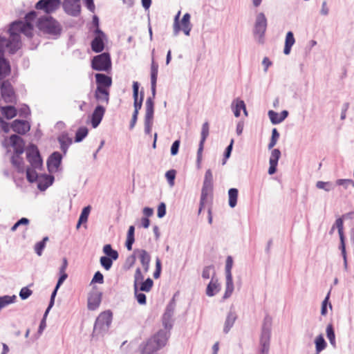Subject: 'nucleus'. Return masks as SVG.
I'll return each mask as SVG.
<instances>
[{
    "mask_svg": "<svg viewBox=\"0 0 354 354\" xmlns=\"http://www.w3.org/2000/svg\"><path fill=\"white\" fill-rule=\"evenodd\" d=\"M315 349H316V354H319L321 351H322L326 347V342L324 339V337L322 335H318L315 340Z\"/></svg>",
    "mask_w": 354,
    "mask_h": 354,
    "instance_id": "obj_33",
    "label": "nucleus"
},
{
    "mask_svg": "<svg viewBox=\"0 0 354 354\" xmlns=\"http://www.w3.org/2000/svg\"><path fill=\"white\" fill-rule=\"evenodd\" d=\"M105 113V109L98 105L95 109L91 116V124L93 128H97L101 122Z\"/></svg>",
    "mask_w": 354,
    "mask_h": 354,
    "instance_id": "obj_17",
    "label": "nucleus"
},
{
    "mask_svg": "<svg viewBox=\"0 0 354 354\" xmlns=\"http://www.w3.org/2000/svg\"><path fill=\"white\" fill-rule=\"evenodd\" d=\"M226 282H225V291L223 295V299H226L229 298L233 291H234V283L232 279V276H225Z\"/></svg>",
    "mask_w": 354,
    "mask_h": 354,
    "instance_id": "obj_29",
    "label": "nucleus"
},
{
    "mask_svg": "<svg viewBox=\"0 0 354 354\" xmlns=\"http://www.w3.org/2000/svg\"><path fill=\"white\" fill-rule=\"evenodd\" d=\"M205 142L200 141L198 151H197V162L199 165L202 160V153L203 151V146Z\"/></svg>",
    "mask_w": 354,
    "mask_h": 354,
    "instance_id": "obj_61",
    "label": "nucleus"
},
{
    "mask_svg": "<svg viewBox=\"0 0 354 354\" xmlns=\"http://www.w3.org/2000/svg\"><path fill=\"white\" fill-rule=\"evenodd\" d=\"M144 280V275L142 273L141 269L138 268L136 270L134 274V281H133V289H136V287H138L139 283H141L142 281Z\"/></svg>",
    "mask_w": 354,
    "mask_h": 354,
    "instance_id": "obj_40",
    "label": "nucleus"
},
{
    "mask_svg": "<svg viewBox=\"0 0 354 354\" xmlns=\"http://www.w3.org/2000/svg\"><path fill=\"white\" fill-rule=\"evenodd\" d=\"M180 25L181 28L180 30H182L186 36H189L192 28V24H185L180 22Z\"/></svg>",
    "mask_w": 354,
    "mask_h": 354,
    "instance_id": "obj_54",
    "label": "nucleus"
},
{
    "mask_svg": "<svg viewBox=\"0 0 354 354\" xmlns=\"http://www.w3.org/2000/svg\"><path fill=\"white\" fill-rule=\"evenodd\" d=\"M165 177L168 181V183L171 187L174 185V179L176 177V171L174 169L169 170L165 174Z\"/></svg>",
    "mask_w": 354,
    "mask_h": 354,
    "instance_id": "obj_51",
    "label": "nucleus"
},
{
    "mask_svg": "<svg viewBox=\"0 0 354 354\" xmlns=\"http://www.w3.org/2000/svg\"><path fill=\"white\" fill-rule=\"evenodd\" d=\"M95 34V36L91 42V48L95 53H100L104 48V41L106 37L100 28H96Z\"/></svg>",
    "mask_w": 354,
    "mask_h": 354,
    "instance_id": "obj_11",
    "label": "nucleus"
},
{
    "mask_svg": "<svg viewBox=\"0 0 354 354\" xmlns=\"http://www.w3.org/2000/svg\"><path fill=\"white\" fill-rule=\"evenodd\" d=\"M232 109L234 114V116L238 118L240 116L241 111L244 109V102L240 99H235L232 102Z\"/></svg>",
    "mask_w": 354,
    "mask_h": 354,
    "instance_id": "obj_30",
    "label": "nucleus"
},
{
    "mask_svg": "<svg viewBox=\"0 0 354 354\" xmlns=\"http://www.w3.org/2000/svg\"><path fill=\"white\" fill-rule=\"evenodd\" d=\"M62 7L66 14L73 17H77L81 12L80 3L73 0H64Z\"/></svg>",
    "mask_w": 354,
    "mask_h": 354,
    "instance_id": "obj_13",
    "label": "nucleus"
},
{
    "mask_svg": "<svg viewBox=\"0 0 354 354\" xmlns=\"http://www.w3.org/2000/svg\"><path fill=\"white\" fill-rule=\"evenodd\" d=\"M102 293L97 290L91 292L88 297V308L91 310H96L100 303Z\"/></svg>",
    "mask_w": 354,
    "mask_h": 354,
    "instance_id": "obj_15",
    "label": "nucleus"
},
{
    "mask_svg": "<svg viewBox=\"0 0 354 354\" xmlns=\"http://www.w3.org/2000/svg\"><path fill=\"white\" fill-rule=\"evenodd\" d=\"M112 259H110L108 257H102L100 259V262L101 266L106 270H109L112 266L113 264Z\"/></svg>",
    "mask_w": 354,
    "mask_h": 354,
    "instance_id": "obj_45",
    "label": "nucleus"
},
{
    "mask_svg": "<svg viewBox=\"0 0 354 354\" xmlns=\"http://www.w3.org/2000/svg\"><path fill=\"white\" fill-rule=\"evenodd\" d=\"M32 292L28 287H24L21 289L19 292V297L21 299L25 300L28 299L31 295Z\"/></svg>",
    "mask_w": 354,
    "mask_h": 354,
    "instance_id": "obj_52",
    "label": "nucleus"
},
{
    "mask_svg": "<svg viewBox=\"0 0 354 354\" xmlns=\"http://www.w3.org/2000/svg\"><path fill=\"white\" fill-rule=\"evenodd\" d=\"M1 94L3 100L7 103L15 102L16 97L13 88L8 81L3 82L1 86Z\"/></svg>",
    "mask_w": 354,
    "mask_h": 354,
    "instance_id": "obj_12",
    "label": "nucleus"
},
{
    "mask_svg": "<svg viewBox=\"0 0 354 354\" xmlns=\"http://www.w3.org/2000/svg\"><path fill=\"white\" fill-rule=\"evenodd\" d=\"M12 130L19 134H24L30 130L29 123L24 120H15L11 124Z\"/></svg>",
    "mask_w": 354,
    "mask_h": 354,
    "instance_id": "obj_18",
    "label": "nucleus"
},
{
    "mask_svg": "<svg viewBox=\"0 0 354 354\" xmlns=\"http://www.w3.org/2000/svg\"><path fill=\"white\" fill-rule=\"evenodd\" d=\"M236 319V315L235 312L230 310L226 317L224 326H223V332L227 334L230 329L232 328L235 321Z\"/></svg>",
    "mask_w": 354,
    "mask_h": 354,
    "instance_id": "obj_23",
    "label": "nucleus"
},
{
    "mask_svg": "<svg viewBox=\"0 0 354 354\" xmlns=\"http://www.w3.org/2000/svg\"><path fill=\"white\" fill-rule=\"evenodd\" d=\"M113 314L111 310H105L101 313L95 322L93 337H100L104 336L109 330L111 324Z\"/></svg>",
    "mask_w": 354,
    "mask_h": 354,
    "instance_id": "obj_4",
    "label": "nucleus"
},
{
    "mask_svg": "<svg viewBox=\"0 0 354 354\" xmlns=\"http://www.w3.org/2000/svg\"><path fill=\"white\" fill-rule=\"evenodd\" d=\"M158 65L153 58L151 65V81H157Z\"/></svg>",
    "mask_w": 354,
    "mask_h": 354,
    "instance_id": "obj_42",
    "label": "nucleus"
},
{
    "mask_svg": "<svg viewBox=\"0 0 354 354\" xmlns=\"http://www.w3.org/2000/svg\"><path fill=\"white\" fill-rule=\"evenodd\" d=\"M26 156L31 167L26 169V177L29 182L36 181L39 177L37 170H41L42 167V160L40 157L37 147L34 145H30L26 149Z\"/></svg>",
    "mask_w": 354,
    "mask_h": 354,
    "instance_id": "obj_2",
    "label": "nucleus"
},
{
    "mask_svg": "<svg viewBox=\"0 0 354 354\" xmlns=\"http://www.w3.org/2000/svg\"><path fill=\"white\" fill-rule=\"evenodd\" d=\"M2 145L7 150V153L10 152L11 148L13 149L14 153L11 156L12 165L19 173H24V162L21 157L24 151L23 139L17 135H12L9 138H6L2 142Z\"/></svg>",
    "mask_w": 354,
    "mask_h": 354,
    "instance_id": "obj_1",
    "label": "nucleus"
},
{
    "mask_svg": "<svg viewBox=\"0 0 354 354\" xmlns=\"http://www.w3.org/2000/svg\"><path fill=\"white\" fill-rule=\"evenodd\" d=\"M215 272H214V275L212 277V279L206 288V295L208 297H213L216 295L221 290V284L218 282L217 278L214 277Z\"/></svg>",
    "mask_w": 354,
    "mask_h": 354,
    "instance_id": "obj_19",
    "label": "nucleus"
},
{
    "mask_svg": "<svg viewBox=\"0 0 354 354\" xmlns=\"http://www.w3.org/2000/svg\"><path fill=\"white\" fill-rule=\"evenodd\" d=\"M238 193V189L236 188H231L228 190L229 205L232 208L236 205Z\"/></svg>",
    "mask_w": 354,
    "mask_h": 354,
    "instance_id": "obj_31",
    "label": "nucleus"
},
{
    "mask_svg": "<svg viewBox=\"0 0 354 354\" xmlns=\"http://www.w3.org/2000/svg\"><path fill=\"white\" fill-rule=\"evenodd\" d=\"M280 156L281 151L279 149H274L272 150L269 159L270 167L268 169V174L270 175L274 174L276 172L277 166Z\"/></svg>",
    "mask_w": 354,
    "mask_h": 354,
    "instance_id": "obj_16",
    "label": "nucleus"
},
{
    "mask_svg": "<svg viewBox=\"0 0 354 354\" xmlns=\"http://www.w3.org/2000/svg\"><path fill=\"white\" fill-rule=\"evenodd\" d=\"M62 156L59 152H53L47 160V167L50 173L58 171L61 165Z\"/></svg>",
    "mask_w": 354,
    "mask_h": 354,
    "instance_id": "obj_14",
    "label": "nucleus"
},
{
    "mask_svg": "<svg viewBox=\"0 0 354 354\" xmlns=\"http://www.w3.org/2000/svg\"><path fill=\"white\" fill-rule=\"evenodd\" d=\"M295 43V39L294 35L291 31L286 33L285 39V45L283 49V53L285 55H289L291 50V48Z\"/></svg>",
    "mask_w": 354,
    "mask_h": 354,
    "instance_id": "obj_27",
    "label": "nucleus"
},
{
    "mask_svg": "<svg viewBox=\"0 0 354 354\" xmlns=\"http://www.w3.org/2000/svg\"><path fill=\"white\" fill-rule=\"evenodd\" d=\"M29 223V220L26 218H21L19 219L11 228L12 231H15L17 227L20 225H27Z\"/></svg>",
    "mask_w": 354,
    "mask_h": 354,
    "instance_id": "obj_57",
    "label": "nucleus"
},
{
    "mask_svg": "<svg viewBox=\"0 0 354 354\" xmlns=\"http://www.w3.org/2000/svg\"><path fill=\"white\" fill-rule=\"evenodd\" d=\"M88 134V129L86 127H80L76 132L75 142H81Z\"/></svg>",
    "mask_w": 354,
    "mask_h": 354,
    "instance_id": "obj_43",
    "label": "nucleus"
},
{
    "mask_svg": "<svg viewBox=\"0 0 354 354\" xmlns=\"http://www.w3.org/2000/svg\"><path fill=\"white\" fill-rule=\"evenodd\" d=\"M268 115L271 122L273 124H277L282 122L288 115V112L286 110L278 113L274 111H269Z\"/></svg>",
    "mask_w": 354,
    "mask_h": 354,
    "instance_id": "obj_22",
    "label": "nucleus"
},
{
    "mask_svg": "<svg viewBox=\"0 0 354 354\" xmlns=\"http://www.w3.org/2000/svg\"><path fill=\"white\" fill-rule=\"evenodd\" d=\"M213 189V175L211 169L205 171L204 181L201 192V205L207 201V198L212 194Z\"/></svg>",
    "mask_w": 354,
    "mask_h": 354,
    "instance_id": "obj_8",
    "label": "nucleus"
},
{
    "mask_svg": "<svg viewBox=\"0 0 354 354\" xmlns=\"http://www.w3.org/2000/svg\"><path fill=\"white\" fill-rule=\"evenodd\" d=\"M93 69L99 71H108L111 68V61L109 53H103L95 56L91 62Z\"/></svg>",
    "mask_w": 354,
    "mask_h": 354,
    "instance_id": "obj_7",
    "label": "nucleus"
},
{
    "mask_svg": "<svg viewBox=\"0 0 354 354\" xmlns=\"http://www.w3.org/2000/svg\"><path fill=\"white\" fill-rule=\"evenodd\" d=\"M95 96L100 102L105 103L106 104L109 103V91L105 88L97 86Z\"/></svg>",
    "mask_w": 354,
    "mask_h": 354,
    "instance_id": "obj_25",
    "label": "nucleus"
},
{
    "mask_svg": "<svg viewBox=\"0 0 354 354\" xmlns=\"http://www.w3.org/2000/svg\"><path fill=\"white\" fill-rule=\"evenodd\" d=\"M174 315V308L171 306H167L166 311L162 316V324L165 327L163 330H167L169 332L172 327V316Z\"/></svg>",
    "mask_w": 354,
    "mask_h": 354,
    "instance_id": "obj_21",
    "label": "nucleus"
},
{
    "mask_svg": "<svg viewBox=\"0 0 354 354\" xmlns=\"http://www.w3.org/2000/svg\"><path fill=\"white\" fill-rule=\"evenodd\" d=\"M140 263L143 266L145 272H147L149 269V263L151 257L149 254L145 250H140L138 251Z\"/></svg>",
    "mask_w": 354,
    "mask_h": 354,
    "instance_id": "obj_24",
    "label": "nucleus"
},
{
    "mask_svg": "<svg viewBox=\"0 0 354 354\" xmlns=\"http://www.w3.org/2000/svg\"><path fill=\"white\" fill-rule=\"evenodd\" d=\"M214 270L212 266H205L202 272V277L205 279H209L211 277V272Z\"/></svg>",
    "mask_w": 354,
    "mask_h": 354,
    "instance_id": "obj_55",
    "label": "nucleus"
},
{
    "mask_svg": "<svg viewBox=\"0 0 354 354\" xmlns=\"http://www.w3.org/2000/svg\"><path fill=\"white\" fill-rule=\"evenodd\" d=\"M161 272V262L158 258H156V270L153 273V277L155 279L159 278Z\"/></svg>",
    "mask_w": 354,
    "mask_h": 354,
    "instance_id": "obj_58",
    "label": "nucleus"
},
{
    "mask_svg": "<svg viewBox=\"0 0 354 354\" xmlns=\"http://www.w3.org/2000/svg\"><path fill=\"white\" fill-rule=\"evenodd\" d=\"M268 21L264 13L259 12L255 17L253 34L255 39L260 44L264 41V35L267 29Z\"/></svg>",
    "mask_w": 354,
    "mask_h": 354,
    "instance_id": "obj_6",
    "label": "nucleus"
},
{
    "mask_svg": "<svg viewBox=\"0 0 354 354\" xmlns=\"http://www.w3.org/2000/svg\"><path fill=\"white\" fill-rule=\"evenodd\" d=\"M58 141L60 144L61 150L66 153L68 147L72 143V139L68 136L67 133H62L59 138Z\"/></svg>",
    "mask_w": 354,
    "mask_h": 354,
    "instance_id": "obj_28",
    "label": "nucleus"
},
{
    "mask_svg": "<svg viewBox=\"0 0 354 354\" xmlns=\"http://www.w3.org/2000/svg\"><path fill=\"white\" fill-rule=\"evenodd\" d=\"M92 283H103L104 282V277L103 274L100 272H97L94 274L93 279L91 281Z\"/></svg>",
    "mask_w": 354,
    "mask_h": 354,
    "instance_id": "obj_60",
    "label": "nucleus"
},
{
    "mask_svg": "<svg viewBox=\"0 0 354 354\" xmlns=\"http://www.w3.org/2000/svg\"><path fill=\"white\" fill-rule=\"evenodd\" d=\"M153 105L154 103L151 97H148L145 102V132L149 134L153 122Z\"/></svg>",
    "mask_w": 354,
    "mask_h": 354,
    "instance_id": "obj_9",
    "label": "nucleus"
},
{
    "mask_svg": "<svg viewBox=\"0 0 354 354\" xmlns=\"http://www.w3.org/2000/svg\"><path fill=\"white\" fill-rule=\"evenodd\" d=\"M233 266V259L231 256H228L225 262V276H232V268Z\"/></svg>",
    "mask_w": 354,
    "mask_h": 354,
    "instance_id": "obj_49",
    "label": "nucleus"
},
{
    "mask_svg": "<svg viewBox=\"0 0 354 354\" xmlns=\"http://www.w3.org/2000/svg\"><path fill=\"white\" fill-rule=\"evenodd\" d=\"M316 187L318 189H324L326 192H330L333 189V185L330 182L317 181L316 183Z\"/></svg>",
    "mask_w": 354,
    "mask_h": 354,
    "instance_id": "obj_46",
    "label": "nucleus"
},
{
    "mask_svg": "<svg viewBox=\"0 0 354 354\" xmlns=\"http://www.w3.org/2000/svg\"><path fill=\"white\" fill-rule=\"evenodd\" d=\"M138 287H136V289H134L135 297L137 299L138 304L141 305H144L146 304V296L144 293L140 292Z\"/></svg>",
    "mask_w": 354,
    "mask_h": 354,
    "instance_id": "obj_47",
    "label": "nucleus"
},
{
    "mask_svg": "<svg viewBox=\"0 0 354 354\" xmlns=\"http://www.w3.org/2000/svg\"><path fill=\"white\" fill-rule=\"evenodd\" d=\"M153 285V281L151 278H147L145 281L139 283L138 289L142 292H149Z\"/></svg>",
    "mask_w": 354,
    "mask_h": 354,
    "instance_id": "obj_36",
    "label": "nucleus"
},
{
    "mask_svg": "<svg viewBox=\"0 0 354 354\" xmlns=\"http://www.w3.org/2000/svg\"><path fill=\"white\" fill-rule=\"evenodd\" d=\"M180 15V11H178L176 15L174 17V24H173V33L174 36H178L181 28L179 21V17Z\"/></svg>",
    "mask_w": 354,
    "mask_h": 354,
    "instance_id": "obj_41",
    "label": "nucleus"
},
{
    "mask_svg": "<svg viewBox=\"0 0 354 354\" xmlns=\"http://www.w3.org/2000/svg\"><path fill=\"white\" fill-rule=\"evenodd\" d=\"M279 138V133L277 131V129H273L272 131L271 139H270V142L268 146L269 149H272L276 145Z\"/></svg>",
    "mask_w": 354,
    "mask_h": 354,
    "instance_id": "obj_44",
    "label": "nucleus"
},
{
    "mask_svg": "<svg viewBox=\"0 0 354 354\" xmlns=\"http://www.w3.org/2000/svg\"><path fill=\"white\" fill-rule=\"evenodd\" d=\"M48 241V237L46 236L42 241L37 243L35 245V251L36 254L40 257L42 254V252L46 247V243Z\"/></svg>",
    "mask_w": 354,
    "mask_h": 354,
    "instance_id": "obj_39",
    "label": "nucleus"
},
{
    "mask_svg": "<svg viewBox=\"0 0 354 354\" xmlns=\"http://www.w3.org/2000/svg\"><path fill=\"white\" fill-rule=\"evenodd\" d=\"M201 141L205 142L209 136V123L205 122L202 125Z\"/></svg>",
    "mask_w": 354,
    "mask_h": 354,
    "instance_id": "obj_50",
    "label": "nucleus"
},
{
    "mask_svg": "<svg viewBox=\"0 0 354 354\" xmlns=\"http://www.w3.org/2000/svg\"><path fill=\"white\" fill-rule=\"evenodd\" d=\"M61 6L60 0H39L35 5L37 10H42L46 14L55 12Z\"/></svg>",
    "mask_w": 354,
    "mask_h": 354,
    "instance_id": "obj_10",
    "label": "nucleus"
},
{
    "mask_svg": "<svg viewBox=\"0 0 354 354\" xmlns=\"http://www.w3.org/2000/svg\"><path fill=\"white\" fill-rule=\"evenodd\" d=\"M103 252L106 254L105 257H108L110 259L116 260L118 258V253L116 250L112 249L110 244H106L103 248Z\"/></svg>",
    "mask_w": 354,
    "mask_h": 354,
    "instance_id": "obj_35",
    "label": "nucleus"
},
{
    "mask_svg": "<svg viewBox=\"0 0 354 354\" xmlns=\"http://www.w3.org/2000/svg\"><path fill=\"white\" fill-rule=\"evenodd\" d=\"M180 140H177L174 141L171 147V156H176L178 153V149L180 147Z\"/></svg>",
    "mask_w": 354,
    "mask_h": 354,
    "instance_id": "obj_59",
    "label": "nucleus"
},
{
    "mask_svg": "<svg viewBox=\"0 0 354 354\" xmlns=\"http://www.w3.org/2000/svg\"><path fill=\"white\" fill-rule=\"evenodd\" d=\"M336 228H337L338 232L343 231L344 230V221L342 218H338L334 225Z\"/></svg>",
    "mask_w": 354,
    "mask_h": 354,
    "instance_id": "obj_63",
    "label": "nucleus"
},
{
    "mask_svg": "<svg viewBox=\"0 0 354 354\" xmlns=\"http://www.w3.org/2000/svg\"><path fill=\"white\" fill-rule=\"evenodd\" d=\"M329 295L330 292L328 293L326 298L324 299L322 304V308H321V314L323 316H325L327 314V306L328 305L330 308H332V305L329 303Z\"/></svg>",
    "mask_w": 354,
    "mask_h": 354,
    "instance_id": "obj_48",
    "label": "nucleus"
},
{
    "mask_svg": "<svg viewBox=\"0 0 354 354\" xmlns=\"http://www.w3.org/2000/svg\"><path fill=\"white\" fill-rule=\"evenodd\" d=\"M326 333L327 338L328 339L330 344L333 347H335V345H336L335 335V331H334V329H333V327L332 324H328L326 326Z\"/></svg>",
    "mask_w": 354,
    "mask_h": 354,
    "instance_id": "obj_37",
    "label": "nucleus"
},
{
    "mask_svg": "<svg viewBox=\"0 0 354 354\" xmlns=\"http://www.w3.org/2000/svg\"><path fill=\"white\" fill-rule=\"evenodd\" d=\"M233 143H234V140L232 139V140H231L230 145L227 147V148L225 149V155H224L225 157H224V160L223 161V165L225 164L226 160L227 158H229L231 155V152H232V147H233Z\"/></svg>",
    "mask_w": 354,
    "mask_h": 354,
    "instance_id": "obj_56",
    "label": "nucleus"
},
{
    "mask_svg": "<svg viewBox=\"0 0 354 354\" xmlns=\"http://www.w3.org/2000/svg\"><path fill=\"white\" fill-rule=\"evenodd\" d=\"M166 214V205L165 203H160L158 207L157 216L161 218Z\"/></svg>",
    "mask_w": 354,
    "mask_h": 354,
    "instance_id": "obj_53",
    "label": "nucleus"
},
{
    "mask_svg": "<svg viewBox=\"0 0 354 354\" xmlns=\"http://www.w3.org/2000/svg\"><path fill=\"white\" fill-rule=\"evenodd\" d=\"M138 89H139V84L138 82H133V97L134 100V112L138 113L139 110L142 107L143 96L141 95L140 100H138Z\"/></svg>",
    "mask_w": 354,
    "mask_h": 354,
    "instance_id": "obj_20",
    "label": "nucleus"
},
{
    "mask_svg": "<svg viewBox=\"0 0 354 354\" xmlns=\"http://www.w3.org/2000/svg\"><path fill=\"white\" fill-rule=\"evenodd\" d=\"M17 299L16 295H5L3 297H0V310L8 306L9 304H13L15 302Z\"/></svg>",
    "mask_w": 354,
    "mask_h": 354,
    "instance_id": "obj_34",
    "label": "nucleus"
},
{
    "mask_svg": "<svg viewBox=\"0 0 354 354\" xmlns=\"http://www.w3.org/2000/svg\"><path fill=\"white\" fill-rule=\"evenodd\" d=\"M59 278L57 283V289H59L60 286L64 283V281L68 277V274L66 272H59Z\"/></svg>",
    "mask_w": 354,
    "mask_h": 354,
    "instance_id": "obj_62",
    "label": "nucleus"
},
{
    "mask_svg": "<svg viewBox=\"0 0 354 354\" xmlns=\"http://www.w3.org/2000/svg\"><path fill=\"white\" fill-rule=\"evenodd\" d=\"M170 333L167 330H159L145 343L140 345L141 352L146 354L153 353L166 346Z\"/></svg>",
    "mask_w": 354,
    "mask_h": 354,
    "instance_id": "obj_3",
    "label": "nucleus"
},
{
    "mask_svg": "<svg viewBox=\"0 0 354 354\" xmlns=\"http://www.w3.org/2000/svg\"><path fill=\"white\" fill-rule=\"evenodd\" d=\"M329 12V8L327 6L326 1H323L322 4V8L320 10V14L323 16H327Z\"/></svg>",
    "mask_w": 354,
    "mask_h": 354,
    "instance_id": "obj_64",
    "label": "nucleus"
},
{
    "mask_svg": "<svg viewBox=\"0 0 354 354\" xmlns=\"http://www.w3.org/2000/svg\"><path fill=\"white\" fill-rule=\"evenodd\" d=\"M2 114L7 119H12L17 115V110L12 106H3L1 108Z\"/></svg>",
    "mask_w": 354,
    "mask_h": 354,
    "instance_id": "obj_32",
    "label": "nucleus"
},
{
    "mask_svg": "<svg viewBox=\"0 0 354 354\" xmlns=\"http://www.w3.org/2000/svg\"><path fill=\"white\" fill-rule=\"evenodd\" d=\"M272 318L264 317L259 338V349L257 354H268L270 344Z\"/></svg>",
    "mask_w": 354,
    "mask_h": 354,
    "instance_id": "obj_5",
    "label": "nucleus"
},
{
    "mask_svg": "<svg viewBox=\"0 0 354 354\" xmlns=\"http://www.w3.org/2000/svg\"><path fill=\"white\" fill-rule=\"evenodd\" d=\"M90 212H91L90 206L85 207L82 209L81 214L80 216V218H79L77 225V228L80 226L81 223H86L87 221Z\"/></svg>",
    "mask_w": 354,
    "mask_h": 354,
    "instance_id": "obj_38",
    "label": "nucleus"
},
{
    "mask_svg": "<svg viewBox=\"0 0 354 354\" xmlns=\"http://www.w3.org/2000/svg\"><path fill=\"white\" fill-rule=\"evenodd\" d=\"M95 79L96 82L97 84V86H101L102 88L109 87L111 86L112 83L111 78L104 74H95Z\"/></svg>",
    "mask_w": 354,
    "mask_h": 354,
    "instance_id": "obj_26",
    "label": "nucleus"
}]
</instances>
